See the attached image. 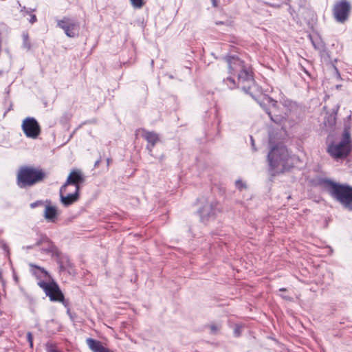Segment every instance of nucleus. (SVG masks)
<instances>
[{
  "label": "nucleus",
  "mask_w": 352,
  "mask_h": 352,
  "mask_svg": "<svg viewBox=\"0 0 352 352\" xmlns=\"http://www.w3.org/2000/svg\"><path fill=\"white\" fill-rule=\"evenodd\" d=\"M226 60L230 76L225 79L224 82L231 89L241 87L245 93L250 94L255 83L248 67L238 57L230 56Z\"/></svg>",
  "instance_id": "f257e3e1"
},
{
  "label": "nucleus",
  "mask_w": 352,
  "mask_h": 352,
  "mask_svg": "<svg viewBox=\"0 0 352 352\" xmlns=\"http://www.w3.org/2000/svg\"><path fill=\"white\" fill-rule=\"evenodd\" d=\"M270 168L275 173H283L294 165V158L289 155L287 148L277 145L271 148L267 155Z\"/></svg>",
  "instance_id": "f03ea898"
},
{
  "label": "nucleus",
  "mask_w": 352,
  "mask_h": 352,
  "mask_svg": "<svg viewBox=\"0 0 352 352\" xmlns=\"http://www.w3.org/2000/svg\"><path fill=\"white\" fill-rule=\"evenodd\" d=\"M45 173L41 168L31 166H21L16 175V184L21 188H25L42 182Z\"/></svg>",
  "instance_id": "7ed1b4c3"
},
{
  "label": "nucleus",
  "mask_w": 352,
  "mask_h": 352,
  "mask_svg": "<svg viewBox=\"0 0 352 352\" xmlns=\"http://www.w3.org/2000/svg\"><path fill=\"white\" fill-rule=\"evenodd\" d=\"M326 184L331 197L346 208L352 210V187L331 181H327Z\"/></svg>",
  "instance_id": "20e7f679"
},
{
  "label": "nucleus",
  "mask_w": 352,
  "mask_h": 352,
  "mask_svg": "<svg viewBox=\"0 0 352 352\" xmlns=\"http://www.w3.org/2000/svg\"><path fill=\"white\" fill-rule=\"evenodd\" d=\"M351 151V134L349 129L345 127L342 133V141L337 144L330 145L328 152L334 158L346 157Z\"/></svg>",
  "instance_id": "39448f33"
},
{
  "label": "nucleus",
  "mask_w": 352,
  "mask_h": 352,
  "mask_svg": "<svg viewBox=\"0 0 352 352\" xmlns=\"http://www.w3.org/2000/svg\"><path fill=\"white\" fill-rule=\"evenodd\" d=\"M201 221L207 223L210 220L214 219L215 217L220 212V207L218 202L215 201H207L199 211Z\"/></svg>",
  "instance_id": "423d86ee"
},
{
  "label": "nucleus",
  "mask_w": 352,
  "mask_h": 352,
  "mask_svg": "<svg viewBox=\"0 0 352 352\" xmlns=\"http://www.w3.org/2000/svg\"><path fill=\"white\" fill-rule=\"evenodd\" d=\"M38 285L42 288L45 294L49 296L52 301L63 302L64 296L55 282L47 283L45 281L38 282Z\"/></svg>",
  "instance_id": "0eeeda50"
},
{
  "label": "nucleus",
  "mask_w": 352,
  "mask_h": 352,
  "mask_svg": "<svg viewBox=\"0 0 352 352\" xmlns=\"http://www.w3.org/2000/svg\"><path fill=\"white\" fill-rule=\"evenodd\" d=\"M22 130L26 137L36 139L41 133V127L34 118L28 117L25 118L21 125Z\"/></svg>",
  "instance_id": "6e6552de"
},
{
  "label": "nucleus",
  "mask_w": 352,
  "mask_h": 352,
  "mask_svg": "<svg viewBox=\"0 0 352 352\" xmlns=\"http://www.w3.org/2000/svg\"><path fill=\"white\" fill-rule=\"evenodd\" d=\"M350 10V3L346 0H341L335 3L333 13L337 21L344 23L347 20Z\"/></svg>",
  "instance_id": "1a4fd4ad"
},
{
  "label": "nucleus",
  "mask_w": 352,
  "mask_h": 352,
  "mask_svg": "<svg viewBox=\"0 0 352 352\" xmlns=\"http://www.w3.org/2000/svg\"><path fill=\"white\" fill-rule=\"evenodd\" d=\"M85 182V177L79 170H72L67 177L65 183L61 186V192L67 190L69 186H74L76 191H79L80 185Z\"/></svg>",
  "instance_id": "9d476101"
},
{
  "label": "nucleus",
  "mask_w": 352,
  "mask_h": 352,
  "mask_svg": "<svg viewBox=\"0 0 352 352\" xmlns=\"http://www.w3.org/2000/svg\"><path fill=\"white\" fill-rule=\"evenodd\" d=\"M57 25L65 31V34L69 37L73 38L78 34L79 24L74 19L65 17L63 19L58 21Z\"/></svg>",
  "instance_id": "9b49d317"
},
{
  "label": "nucleus",
  "mask_w": 352,
  "mask_h": 352,
  "mask_svg": "<svg viewBox=\"0 0 352 352\" xmlns=\"http://www.w3.org/2000/svg\"><path fill=\"white\" fill-rule=\"evenodd\" d=\"M78 193L79 191H76V190L74 192H68L67 190H65L64 192H61L60 188V197L62 204L65 206H68L76 202L78 199Z\"/></svg>",
  "instance_id": "f8f14e48"
},
{
  "label": "nucleus",
  "mask_w": 352,
  "mask_h": 352,
  "mask_svg": "<svg viewBox=\"0 0 352 352\" xmlns=\"http://www.w3.org/2000/svg\"><path fill=\"white\" fill-rule=\"evenodd\" d=\"M36 245L41 246V250L47 253L55 254L57 252L56 246L46 236H41Z\"/></svg>",
  "instance_id": "ddd939ff"
},
{
  "label": "nucleus",
  "mask_w": 352,
  "mask_h": 352,
  "mask_svg": "<svg viewBox=\"0 0 352 352\" xmlns=\"http://www.w3.org/2000/svg\"><path fill=\"white\" fill-rule=\"evenodd\" d=\"M142 136L148 142V144L147 146V148L149 150V153H151L153 148L159 141L158 135L155 132L142 130Z\"/></svg>",
  "instance_id": "4468645a"
},
{
  "label": "nucleus",
  "mask_w": 352,
  "mask_h": 352,
  "mask_svg": "<svg viewBox=\"0 0 352 352\" xmlns=\"http://www.w3.org/2000/svg\"><path fill=\"white\" fill-rule=\"evenodd\" d=\"M57 215V210L55 206H46L44 211V217L50 222H54Z\"/></svg>",
  "instance_id": "2eb2a0df"
},
{
  "label": "nucleus",
  "mask_w": 352,
  "mask_h": 352,
  "mask_svg": "<svg viewBox=\"0 0 352 352\" xmlns=\"http://www.w3.org/2000/svg\"><path fill=\"white\" fill-rule=\"evenodd\" d=\"M267 113L270 117V119L274 122H275V123H276L278 124H280V125L283 124L284 121H285V118L284 116H277V115H272L271 111H267Z\"/></svg>",
  "instance_id": "dca6fc26"
},
{
  "label": "nucleus",
  "mask_w": 352,
  "mask_h": 352,
  "mask_svg": "<svg viewBox=\"0 0 352 352\" xmlns=\"http://www.w3.org/2000/svg\"><path fill=\"white\" fill-rule=\"evenodd\" d=\"M23 37V47L30 50L31 47L30 42L29 41V36L28 33H23L22 34Z\"/></svg>",
  "instance_id": "f3484780"
},
{
  "label": "nucleus",
  "mask_w": 352,
  "mask_h": 352,
  "mask_svg": "<svg viewBox=\"0 0 352 352\" xmlns=\"http://www.w3.org/2000/svg\"><path fill=\"white\" fill-rule=\"evenodd\" d=\"M131 3L135 8H141L144 6L143 0H131Z\"/></svg>",
  "instance_id": "a211bd4d"
},
{
  "label": "nucleus",
  "mask_w": 352,
  "mask_h": 352,
  "mask_svg": "<svg viewBox=\"0 0 352 352\" xmlns=\"http://www.w3.org/2000/svg\"><path fill=\"white\" fill-rule=\"evenodd\" d=\"M209 329L212 333H217L221 329V326L219 324H211L209 325Z\"/></svg>",
  "instance_id": "6ab92c4d"
},
{
  "label": "nucleus",
  "mask_w": 352,
  "mask_h": 352,
  "mask_svg": "<svg viewBox=\"0 0 352 352\" xmlns=\"http://www.w3.org/2000/svg\"><path fill=\"white\" fill-rule=\"evenodd\" d=\"M47 352H58L56 347L52 344H47L46 345Z\"/></svg>",
  "instance_id": "aec40b11"
},
{
  "label": "nucleus",
  "mask_w": 352,
  "mask_h": 352,
  "mask_svg": "<svg viewBox=\"0 0 352 352\" xmlns=\"http://www.w3.org/2000/svg\"><path fill=\"white\" fill-rule=\"evenodd\" d=\"M27 338H28V340L30 343V346L31 348L33 347V336H32V333L30 332H28L27 333Z\"/></svg>",
  "instance_id": "412c9836"
},
{
  "label": "nucleus",
  "mask_w": 352,
  "mask_h": 352,
  "mask_svg": "<svg viewBox=\"0 0 352 352\" xmlns=\"http://www.w3.org/2000/svg\"><path fill=\"white\" fill-rule=\"evenodd\" d=\"M241 327L236 325L234 330V333L236 336H239L241 334Z\"/></svg>",
  "instance_id": "4be33fe9"
},
{
  "label": "nucleus",
  "mask_w": 352,
  "mask_h": 352,
  "mask_svg": "<svg viewBox=\"0 0 352 352\" xmlns=\"http://www.w3.org/2000/svg\"><path fill=\"white\" fill-rule=\"evenodd\" d=\"M41 205H43V202L42 201H37L36 202H34V203H32L30 204V207L32 208H34L38 206H41Z\"/></svg>",
  "instance_id": "5701e85b"
},
{
  "label": "nucleus",
  "mask_w": 352,
  "mask_h": 352,
  "mask_svg": "<svg viewBox=\"0 0 352 352\" xmlns=\"http://www.w3.org/2000/svg\"><path fill=\"white\" fill-rule=\"evenodd\" d=\"M235 185L239 189H242V188L244 186L243 183L241 180L236 181Z\"/></svg>",
  "instance_id": "b1692460"
},
{
  "label": "nucleus",
  "mask_w": 352,
  "mask_h": 352,
  "mask_svg": "<svg viewBox=\"0 0 352 352\" xmlns=\"http://www.w3.org/2000/svg\"><path fill=\"white\" fill-rule=\"evenodd\" d=\"M36 21V17L34 14H32L31 15V17H30V22L31 23H34Z\"/></svg>",
  "instance_id": "393cba45"
},
{
  "label": "nucleus",
  "mask_w": 352,
  "mask_h": 352,
  "mask_svg": "<svg viewBox=\"0 0 352 352\" xmlns=\"http://www.w3.org/2000/svg\"><path fill=\"white\" fill-rule=\"evenodd\" d=\"M281 297L285 300H291L292 298L290 297L286 296L285 295H281Z\"/></svg>",
  "instance_id": "a878e982"
},
{
  "label": "nucleus",
  "mask_w": 352,
  "mask_h": 352,
  "mask_svg": "<svg viewBox=\"0 0 352 352\" xmlns=\"http://www.w3.org/2000/svg\"><path fill=\"white\" fill-rule=\"evenodd\" d=\"M250 138H251V141H252V148H253V149H254V150H256V149L254 148V140H253V138H252V136L250 137Z\"/></svg>",
  "instance_id": "bb28decb"
},
{
  "label": "nucleus",
  "mask_w": 352,
  "mask_h": 352,
  "mask_svg": "<svg viewBox=\"0 0 352 352\" xmlns=\"http://www.w3.org/2000/svg\"><path fill=\"white\" fill-rule=\"evenodd\" d=\"M212 4L214 7H217V0H212Z\"/></svg>",
  "instance_id": "cd10ccee"
},
{
  "label": "nucleus",
  "mask_w": 352,
  "mask_h": 352,
  "mask_svg": "<svg viewBox=\"0 0 352 352\" xmlns=\"http://www.w3.org/2000/svg\"><path fill=\"white\" fill-rule=\"evenodd\" d=\"M3 248L6 251H8V247L7 246V245H6V244H3Z\"/></svg>",
  "instance_id": "c85d7f7f"
},
{
  "label": "nucleus",
  "mask_w": 352,
  "mask_h": 352,
  "mask_svg": "<svg viewBox=\"0 0 352 352\" xmlns=\"http://www.w3.org/2000/svg\"><path fill=\"white\" fill-rule=\"evenodd\" d=\"M107 165H109V164H110V159H107Z\"/></svg>",
  "instance_id": "c756f323"
},
{
  "label": "nucleus",
  "mask_w": 352,
  "mask_h": 352,
  "mask_svg": "<svg viewBox=\"0 0 352 352\" xmlns=\"http://www.w3.org/2000/svg\"><path fill=\"white\" fill-rule=\"evenodd\" d=\"M286 289L285 288H280L279 289L280 292H283V291H285Z\"/></svg>",
  "instance_id": "7c9ffc66"
},
{
  "label": "nucleus",
  "mask_w": 352,
  "mask_h": 352,
  "mask_svg": "<svg viewBox=\"0 0 352 352\" xmlns=\"http://www.w3.org/2000/svg\"><path fill=\"white\" fill-rule=\"evenodd\" d=\"M272 104H273V106H274V105L276 104V102H275V101H274V100H272Z\"/></svg>",
  "instance_id": "2f4dec72"
},
{
  "label": "nucleus",
  "mask_w": 352,
  "mask_h": 352,
  "mask_svg": "<svg viewBox=\"0 0 352 352\" xmlns=\"http://www.w3.org/2000/svg\"><path fill=\"white\" fill-rule=\"evenodd\" d=\"M216 24H217V25H219V24H223V22H221V21H220V22H216Z\"/></svg>",
  "instance_id": "473e14b6"
},
{
  "label": "nucleus",
  "mask_w": 352,
  "mask_h": 352,
  "mask_svg": "<svg viewBox=\"0 0 352 352\" xmlns=\"http://www.w3.org/2000/svg\"><path fill=\"white\" fill-rule=\"evenodd\" d=\"M42 272H44L45 274H47V272H45L43 269H42Z\"/></svg>",
  "instance_id": "72a5a7b5"
},
{
  "label": "nucleus",
  "mask_w": 352,
  "mask_h": 352,
  "mask_svg": "<svg viewBox=\"0 0 352 352\" xmlns=\"http://www.w3.org/2000/svg\"><path fill=\"white\" fill-rule=\"evenodd\" d=\"M99 164V161H97L95 164V166H96Z\"/></svg>",
  "instance_id": "f704fd0d"
}]
</instances>
